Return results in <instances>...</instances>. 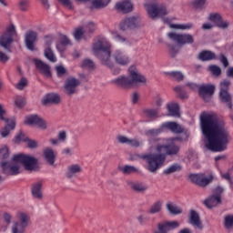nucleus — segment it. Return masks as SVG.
I'll return each instance as SVG.
<instances>
[{
  "label": "nucleus",
  "mask_w": 233,
  "mask_h": 233,
  "mask_svg": "<svg viewBox=\"0 0 233 233\" xmlns=\"http://www.w3.org/2000/svg\"><path fill=\"white\" fill-rule=\"evenodd\" d=\"M26 85H28V80L26 78L22 77L19 82L16 84L17 90H23Z\"/></svg>",
  "instance_id": "55"
},
{
  "label": "nucleus",
  "mask_w": 233,
  "mask_h": 233,
  "mask_svg": "<svg viewBox=\"0 0 233 233\" xmlns=\"http://www.w3.org/2000/svg\"><path fill=\"white\" fill-rule=\"evenodd\" d=\"M112 37L115 41H116V43H126L127 42V38L121 36V35L117 34V33H112Z\"/></svg>",
  "instance_id": "56"
},
{
  "label": "nucleus",
  "mask_w": 233,
  "mask_h": 233,
  "mask_svg": "<svg viewBox=\"0 0 233 233\" xmlns=\"http://www.w3.org/2000/svg\"><path fill=\"white\" fill-rule=\"evenodd\" d=\"M167 37L171 39V41H175L177 45H192L194 43V36L190 34H176V33H168Z\"/></svg>",
  "instance_id": "12"
},
{
  "label": "nucleus",
  "mask_w": 233,
  "mask_h": 233,
  "mask_svg": "<svg viewBox=\"0 0 233 233\" xmlns=\"http://www.w3.org/2000/svg\"><path fill=\"white\" fill-rule=\"evenodd\" d=\"M60 101H61V97H59V95L51 93V94H48L46 96V98L42 100V103L43 105H50V103L54 105H57L60 103Z\"/></svg>",
  "instance_id": "28"
},
{
  "label": "nucleus",
  "mask_w": 233,
  "mask_h": 233,
  "mask_svg": "<svg viewBox=\"0 0 233 233\" xmlns=\"http://www.w3.org/2000/svg\"><path fill=\"white\" fill-rule=\"evenodd\" d=\"M200 127L203 136L206 137V145L211 152H223L227 150L228 143V132L214 114L203 112L200 115Z\"/></svg>",
  "instance_id": "1"
},
{
  "label": "nucleus",
  "mask_w": 233,
  "mask_h": 233,
  "mask_svg": "<svg viewBox=\"0 0 233 233\" xmlns=\"http://www.w3.org/2000/svg\"><path fill=\"white\" fill-rule=\"evenodd\" d=\"M167 208L168 212H170V214H174L175 216H177V214H181V212H183L181 208H179L177 206L172 203L167 204Z\"/></svg>",
  "instance_id": "42"
},
{
  "label": "nucleus",
  "mask_w": 233,
  "mask_h": 233,
  "mask_svg": "<svg viewBox=\"0 0 233 233\" xmlns=\"http://www.w3.org/2000/svg\"><path fill=\"white\" fill-rule=\"evenodd\" d=\"M58 140L59 141H66V131H60L58 133Z\"/></svg>",
  "instance_id": "64"
},
{
  "label": "nucleus",
  "mask_w": 233,
  "mask_h": 233,
  "mask_svg": "<svg viewBox=\"0 0 233 233\" xmlns=\"http://www.w3.org/2000/svg\"><path fill=\"white\" fill-rule=\"evenodd\" d=\"M59 3L63 5L66 8H69V10H72L74 8V5H72V1L70 0H57Z\"/></svg>",
  "instance_id": "58"
},
{
  "label": "nucleus",
  "mask_w": 233,
  "mask_h": 233,
  "mask_svg": "<svg viewBox=\"0 0 233 233\" xmlns=\"http://www.w3.org/2000/svg\"><path fill=\"white\" fill-rule=\"evenodd\" d=\"M127 185L130 187L131 190H134V192H145V190H147V187L141 182L128 180Z\"/></svg>",
  "instance_id": "31"
},
{
  "label": "nucleus",
  "mask_w": 233,
  "mask_h": 233,
  "mask_svg": "<svg viewBox=\"0 0 233 233\" xmlns=\"http://www.w3.org/2000/svg\"><path fill=\"white\" fill-rule=\"evenodd\" d=\"M0 167L5 176H17L19 174V166L13 165L12 162H1Z\"/></svg>",
  "instance_id": "17"
},
{
  "label": "nucleus",
  "mask_w": 233,
  "mask_h": 233,
  "mask_svg": "<svg viewBox=\"0 0 233 233\" xmlns=\"http://www.w3.org/2000/svg\"><path fill=\"white\" fill-rule=\"evenodd\" d=\"M35 41H37V32L29 30L25 33V43L27 50H35Z\"/></svg>",
  "instance_id": "16"
},
{
  "label": "nucleus",
  "mask_w": 233,
  "mask_h": 233,
  "mask_svg": "<svg viewBox=\"0 0 233 233\" xmlns=\"http://www.w3.org/2000/svg\"><path fill=\"white\" fill-rule=\"evenodd\" d=\"M55 39L56 37L53 35H47L45 36V43L47 46V48H50V46L54 43Z\"/></svg>",
  "instance_id": "57"
},
{
  "label": "nucleus",
  "mask_w": 233,
  "mask_h": 233,
  "mask_svg": "<svg viewBox=\"0 0 233 233\" xmlns=\"http://www.w3.org/2000/svg\"><path fill=\"white\" fill-rule=\"evenodd\" d=\"M167 112L172 117H179L181 116L179 114V104L174 102L167 104Z\"/></svg>",
  "instance_id": "30"
},
{
  "label": "nucleus",
  "mask_w": 233,
  "mask_h": 233,
  "mask_svg": "<svg viewBox=\"0 0 233 233\" xmlns=\"http://www.w3.org/2000/svg\"><path fill=\"white\" fill-rule=\"evenodd\" d=\"M17 35L15 25L11 24L6 27L5 32L0 36V46L10 52V46L14 43V37Z\"/></svg>",
  "instance_id": "7"
},
{
  "label": "nucleus",
  "mask_w": 233,
  "mask_h": 233,
  "mask_svg": "<svg viewBox=\"0 0 233 233\" xmlns=\"http://www.w3.org/2000/svg\"><path fill=\"white\" fill-rule=\"evenodd\" d=\"M13 161H15V163H21V165H23V167H25V170H35V168H37V158L32 157V156H28V155H25V154H18V155H15L13 156Z\"/></svg>",
  "instance_id": "6"
},
{
  "label": "nucleus",
  "mask_w": 233,
  "mask_h": 233,
  "mask_svg": "<svg viewBox=\"0 0 233 233\" xmlns=\"http://www.w3.org/2000/svg\"><path fill=\"white\" fill-rule=\"evenodd\" d=\"M137 221L139 225L144 227L145 225H147V223H148V221H150V218H148V216L147 215H140L137 217Z\"/></svg>",
  "instance_id": "53"
},
{
  "label": "nucleus",
  "mask_w": 233,
  "mask_h": 233,
  "mask_svg": "<svg viewBox=\"0 0 233 233\" xmlns=\"http://www.w3.org/2000/svg\"><path fill=\"white\" fill-rule=\"evenodd\" d=\"M128 73V76H120L111 80L112 85H116L118 88L127 89L131 88L132 85L147 83V78L137 71V68L135 66L129 67Z\"/></svg>",
  "instance_id": "4"
},
{
  "label": "nucleus",
  "mask_w": 233,
  "mask_h": 233,
  "mask_svg": "<svg viewBox=\"0 0 233 233\" xmlns=\"http://www.w3.org/2000/svg\"><path fill=\"white\" fill-rule=\"evenodd\" d=\"M82 68H87V70H94L96 64L91 59H85L81 64Z\"/></svg>",
  "instance_id": "44"
},
{
  "label": "nucleus",
  "mask_w": 233,
  "mask_h": 233,
  "mask_svg": "<svg viewBox=\"0 0 233 233\" xmlns=\"http://www.w3.org/2000/svg\"><path fill=\"white\" fill-rule=\"evenodd\" d=\"M118 139V143H122L123 145H128V142L130 140V138L125 137V136H118L117 137Z\"/></svg>",
  "instance_id": "62"
},
{
  "label": "nucleus",
  "mask_w": 233,
  "mask_h": 233,
  "mask_svg": "<svg viewBox=\"0 0 233 233\" xmlns=\"http://www.w3.org/2000/svg\"><path fill=\"white\" fill-rule=\"evenodd\" d=\"M207 0H195L193 2V6L195 8H203V6H205V3Z\"/></svg>",
  "instance_id": "59"
},
{
  "label": "nucleus",
  "mask_w": 233,
  "mask_h": 233,
  "mask_svg": "<svg viewBox=\"0 0 233 233\" xmlns=\"http://www.w3.org/2000/svg\"><path fill=\"white\" fill-rule=\"evenodd\" d=\"M130 147H134L135 148H137L138 147H140L141 143L139 142V140L133 138V139H129L128 144Z\"/></svg>",
  "instance_id": "61"
},
{
  "label": "nucleus",
  "mask_w": 233,
  "mask_h": 233,
  "mask_svg": "<svg viewBox=\"0 0 233 233\" xmlns=\"http://www.w3.org/2000/svg\"><path fill=\"white\" fill-rule=\"evenodd\" d=\"M15 128V121L12 120L9 124H6L4 128L1 129L0 134L2 137H7L10 134V130H14Z\"/></svg>",
  "instance_id": "36"
},
{
  "label": "nucleus",
  "mask_w": 233,
  "mask_h": 233,
  "mask_svg": "<svg viewBox=\"0 0 233 233\" xmlns=\"http://www.w3.org/2000/svg\"><path fill=\"white\" fill-rule=\"evenodd\" d=\"M3 218L6 225H10V223H12V215H10V213L4 212Z\"/></svg>",
  "instance_id": "60"
},
{
  "label": "nucleus",
  "mask_w": 233,
  "mask_h": 233,
  "mask_svg": "<svg viewBox=\"0 0 233 233\" xmlns=\"http://www.w3.org/2000/svg\"><path fill=\"white\" fill-rule=\"evenodd\" d=\"M30 6V1L28 0H21L19 2V8L22 10V12H26Z\"/></svg>",
  "instance_id": "54"
},
{
  "label": "nucleus",
  "mask_w": 233,
  "mask_h": 233,
  "mask_svg": "<svg viewBox=\"0 0 233 233\" xmlns=\"http://www.w3.org/2000/svg\"><path fill=\"white\" fill-rule=\"evenodd\" d=\"M224 227L228 230L232 228V227H233V216L232 215H228L224 218Z\"/></svg>",
  "instance_id": "48"
},
{
  "label": "nucleus",
  "mask_w": 233,
  "mask_h": 233,
  "mask_svg": "<svg viewBox=\"0 0 233 233\" xmlns=\"http://www.w3.org/2000/svg\"><path fill=\"white\" fill-rule=\"evenodd\" d=\"M158 230L155 233H168L169 230H175V228H179V222L174 221H165L158 223Z\"/></svg>",
  "instance_id": "18"
},
{
  "label": "nucleus",
  "mask_w": 233,
  "mask_h": 233,
  "mask_svg": "<svg viewBox=\"0 0 233 233\" xmlns=\"http://www.w3.org/2000/svg\"><path fill=\"white\" fill-rule=\"evenodd\" d=\"M164 130H169L173 134H183L185 132V128L181 127V125L177 122H164L158 128L148 129L146 134L147 136H151L154 137L156 136H159V134H163Z\"/></svg>",
  "instance_id": "5"
},
{
  "label": "nucleus",
  "mask_w": 233,
  "mask_h": 233,
  "mask_svg": "<svg viewBox=\"0 0 233 233\" xmlns=\"http://www.w3.org/2000/svg\"><path fill=\"white\" fill-rule=\"evenodd\" d=\"M26 101L25 100V97L21 96H16L15 97V105L17 108H23L25 106Z\"/></svg>",
  "instance_id": "49"
},
{
  "label": "nucleus",
  "mask_w": 233,
  "mask_h": 233,
  "mask_svg": "<svg viewBox=\"0 0 233 233\" xmlns=\"http://www.w3.org/2000/svg\"><path fill=\"white\" fill-rule=\"evenodd\" d=\"M84 32L86 33V35H88L90 34H94L96 32V24L93 22H89L85 28H83Z\"/></svg>",
  "instance_id": "47"
},
{
  "label": "nucleus",
  "mask_w": 233,
  "mask_h": 233,
  "mask_svg": "<svg viewBox=\"0 0 233 233\" xmlns=\"http://www.w3.org/2000/svg\"><path fill=\"white\" fill-rule=\"evenodd\" d=\"M174 90L179 96L180 99H187V97H188L187 92L183 90V87H181V86H176Z\"/></svg>",
  "instance_id": "50"
},
{
  "label": "nucleus",
  "mask_w": 233,
  "mask_h": 233,
  "mask_svg": "<svg viewBox=\"0 0 233 233\" xmlns=\"http://www.w3.org/2000/svg\"><path fill=\"white\" fill-rule=\"evenodd\" d=\"M208 20L211 21V23H216L217 26L218 28H228V22L223 21L221 19V15L219 13H212L208 16Z\"/></svg>",
  "instance_id": "22"
},
{
  "label": "nucleus",
  "mask_w": 233,
  "mask_h": 233,
  "mask_svg": "<svg viewBox=\"0 0 233 233\" xmlns=\"http://www.w3.org/2000/svg\"><path fill=\"white\" fill-rule=\"evenodd\" d=\"M139 25V18L136 16L126 18L121 24H120V30H128V28L133 29L137 28V26Z\"/></svg>",
  "instance_id": "20"
},
{
  "label": "nucleus",
  "mask_w": 233,
  "mask_h": 233,
  "mask_svg": "<svg viewBox=\"0 0 233 233\" xmlns=\"http://www.w3.org/2000/svg\"><path fill=\"white\" fill-rule=\"evenodd\" d=\"M169 54L173 57H176V56H177V48H176V46H169Z\"/></svg>",
  "instance_id": "63"
},
{
  "label": "nucleus",
  "mask_w": 233,
  "mask_h": 233,
  "mask_svg": "<svg viewBox=\"0 0 233 233\" xmlns=\"http://www.w3.org/2000/svg\"><path fill=\"white\" fill-rule=\"evenodd\" d=\"M35 67L46 76V77H52V72H50V66L45 64L43 61L39 59L35 60Z\"/></svg>",
  "instance_id": "23"
},
{
  "label": "nucleus",
  "mask_w": 233,
  "mask_h": 233,
  "mask_svg": "<svg viewBox=\"0 0 233 233\" xmlns=\"http://www.w3.org/2000/svg\"><path fill=\"white\" fill-rule=\"evenodd\" d=\"M189 179L191 183H194V185H198V187L205 188V187L210 185V183L214 181V176L209 175L207 177L205 174H190Z\"/></svg>",
  "instance_id": "11"
},
{
  "label": "nucleus",
  "mask_w": 233,
  "mask_h": 233,
  "mask_svg": "<svg viewBox=\"0 0 233 233\" xmlns=\"http://www.w3.org/2000/svg\"><path fill=\"white\" fill-rule=\"evenodd\" d=\"M228 86H230V82L228 80H224L220 83V92L219 97L221 103L228 105V108L232 110V96L228 93Z\"/></svg>",
  "instance_id": "10"
},
{
  "label": "nucleus",
  "mask_w": 233,
  "mask_h": 233,
  "mask_svg": "<svg viewBox=\"0 0 233 233\" xmlns=\"http://www.w3.org/2000/svg\"><path fill=\"white\" fill-rule=\"evenodd\" d=\"M221 203V198L219 196H211L204 201V205L208 207V208H214Z\"/></svg>",
  "instance_id": "29"
},
{
  "label": "nucleus",
  "mask_w": 233,
  "mask_h": 233,
  "mask_svg": "<svg viewBox=\"0 0 233 233\" xmlns=\"http://www.w3.org/2000/svg\"><path fill=\"white\" fill-rule=\"evenodd\" d=\"M79 172H81V167L79 165H71L67 168L66 177H74V176H76V174H79Z\"/></svg>",
  "instance_id": "35"
},
{
  "label": "nucleus",
  "mask_w": 233,
  "mask_h": 233,
  "mask_svg": "<svg viewBox=\"0 0 233 233\" xmlns=\"http://www.w3.org/2000/svg\"><path fill=\"white\" fill-rule=\"evenodd\" d=\"M157 114H159V112L157 109H145L144 110V116L146 117H148L149 119H154V118L157 117Z\"/></svg>",
  "instance_id": "43"
},
{
  "label": "nucleus",
  "mask_w": 233,
  "mask_h": 233,
  "mask_svg": "<svg viewBox=\"0 0 233 233\" xmlns=\"http://www.w3.org/2000/svg\"><path fill=\"white\" fill-rule=\"evenodd\" d=\"M176 141H183L179 137L171 138L151 137L148 139L149 145L155 147L158 154H146L141 157L146 159L148 172H156L165 165L167 156H177L179 154V146Z\"/></svg>",
  "instance_id": "2"
},
{
  "label": "nucleus",
  "mask_w": 233,
  "mask_h": 233,
  "mask_svg": "<svg viewBox=\"0 0 233 233\" xmlns=\"http://www.w3.org/2000/svg\"><path fill=\"white\" fill-rule=\"evenodd\" d=\"M44 56L51 63H56L57 61V58L56 57V55L54 54V51H52V48H50V47H46L45 49Z\"/></svg>",
  "instance_id": "39"
},
{
  "label": "nucleus",
  "mask_w": 233,
  "mask_h": 233,
  "mask_svg": "<svg viewBox=\"0 0 233 233\" xmlns=\"http://www.w3.org/2000/svg\"><path fill=\"white\" fill-rule=\"evenodd\" d=\"M162 207H163V202L157 201L150 207V208L148 209V213L149 214H157L158 212H161Z\"/></svg>",
  "instance_id": "40"
},
{
  "label": "nucleus",
  "mask_w": 233,
  "mask_h": 233,
  "mask_svg": "<svg viewBox=\"0 0 233 233\" xmlns=\"http://www.w3.org/2000/svg\"><path fill=\"white\" fill-rule=\"evenodd\" d=\"M43 154L46 161L49 165H54L56 163V153L52 147H46Z\"/></svg>",
  "instance_id": "27"
},
{
  "label": "nucleus",
  "mask_w": 233,
  "mask_h": 233,
  "mask_svg": "<svg viewBox=\"0 0 233 233\" xmlns=\"http://www.w3.org/2000/svg\"><path fill=\"white\" fill-rule=\"evenodd\" d=\"M112 57L115 63L120 66H128V65H130V56H128L123 50H115L112 54Z\"/></svg>",
  "instance_id": "13"
},
{
  "label": "nucleus",
  "mask_w": 233,
  "mask_h": 233,
  "mask_svg": "<svg viewBox=\"0 0 233 233\" xmlns=\"http://www.w3.org/2000/svg\"><path fill=\"white\" fill-rule=\"evenodd\" d=\"M93 52L95 56L100 59L102 65L108 66L115 76L119 74L120 69L116 68L114 63L110 61V56H112V52L110 51V42H108L106 37L98 36L95 40L93 43Z\"/></svg>",
  "instance_id": "3"
},
{
  "label": "nucleus",
  "mask_w": 233,
  "mask_h": 233,
  "mask_svg": "<svg viewBox=\"0 0 233 233\" xmlns=\"http://www.w3.org/2000/svg\"><path fill=\"white\" fill-rule=\"evenodd\" d=\"M198 59L200 61H212L216 59V54L212 51L204 50L198 54Z\"/></svg>",
  "instance_id": "32"
},
{
  "label": "nucleus",
  "mask_w": 233,
  "mask_h": 233,
  "mask_svg": "<svg viewBox=\"0 0 233 233\" xmlns=\"http://www.w3.org/2000/svg\"><path fill=\"white\" fill-rule=\"evenodd\" d=\"M83 35H86L83 27L76 29L74 33V37L76 41H79L83 38Z\"/></svg>",
  "instance_id": "51"
},
{
  "label": "nucleus",
  "mask_w": 233,
  "mask_h": 233,
  "mask_svg": "<svg viewBox=\"0 0 233 233\" xmlns=\"http://www.w3.org/2000/svg\"><path fill=\"white\" fill-rule=\"evenodd\" d=\"M208 71L211 72L213 76H221V68L218 66L212 65L208 66Z\"/></svg>",
  "instance_id": "52"
},
{
  "label": "nucleus",
  "mask_w": 233,
  "mask_h": 233,
  "mask_svg": "<svg viewBox=\"0 0 233 233\" xmlns=\"http://www.w3.org/2000/svg\"><path fill=\"white\" fill-rule=\"evenodd\" d=\"M42 187L43 184L41 182H36L32 186L31 192L34 198H36V199H41L43 198V193L41 192Z\"/></svg>",
  "instance_id": "33"
},
{
  "label": "nucleus",
  "mask_w": 233,
  "mask_h": 233,
  "mask_svg": "<svg viewBox=\"0 0 233 233\" xmlns=\"http://www.w3.org/2000/svg\"><path fill=\"white\" fill-rule=\"evenodd\" d=\"M21 141H24V143H27L28 148H37V142L28 138L23 133L16 135L15 137V143H21Z\"/></svg>",
  "instance_id": "24"
},
{
  "label": "nucleus",
  "mask_w": 233,
  "mask_h": 233,
  "mask_svg": "<svg viewBox=\"0 0 233 233\" xmlns=\"http://www.w3.org/2000/svg\"><path fill=\"white\" fill-rule=\"evenodd\" d=\"M17 218L20 222L15 221L13 222V226L11 228L12 233H25V230L28 227V215L25 213L20 212L17 214Z\"/></svg>",
  "instance_id": "9"
},
{
  "label": "nucleus",
  "mask_w": 233,
  "mask_h": 233,
  "mask_svg": "<svg viewBox=\"0 0 233 233\" xmlns=\"http://www.w3.org/2000/svg\"><path fill=\"white\" fill-rule=\"evenodd\" d=\"M8 157H10V152L8 151V147L5 146L0 148V159L5 161Z\"/></svg>",
  "instance_id": "45"
},
{
  "label": "nucleus",
  "mask_w": 233,
  "mask_h": 233,
  "mask_svg": "<svg viewBox=\"0 0 233 233\" xmlns=\"http://www.w3.org/2000/svg\"><path fill=\"white\" fill-rule=\"evenodd\" d=\"M170 28H174L175 30H190L194 25L192 23L187 24H170Z\"/></svg>",
  "instance_id": "38"
},
{
  "label": "nucleus",
  "mask_w": 233,
  "mask_h": 233,
  "mask_svg": "<svg viewBox=\"0 0 233 233\" xmlns=\"http://www.w3.org/2000/svg\"><path fill=\"white\" fill-rule=\"evenodd\" d=\"M79 85H81V82L79 81V79H76V78L66 79L64 86L65 94H66L67 96H74V94L76 93V89L77 88V86H79Z\"/></svg>",
  "instance_id": "15"
},
{
  "label": "nucleus",
  "mask_w": 233,
  "mask_h": 233,
  "mask_svg": "<svg viewBox=\"0 0 233 233\" xmlns=\"http://www.w3.org/2000/svg\"><path fill=\"white\" fill-rule=\"evenodd\" d=\"M215 90L216 86L214 85H204L198 87V94L206 103H208L214 96Z\"/></svg>",
  "instance_id": "14"
},
{
  "label": "nucleus",
  "mask_w": 233,
  "mask_h": 233,
  "mask_svg": "<svg viewBox=\"0 0 233 233\" xmlns=\"http://www.w3.org/2000/svg\"><path fill=\"white\" fill-rule=\"evenodd\" d=\"M165 75L168 76L171 79H174L175 81H183V79H185V76H183V73L179 71L166 72Z\"/></svg>",
  "instance_id": "37"
},
{
  "label": "nucleus",
  "mask_w": 233,
  "mask_h": 233,
  "mask_svg": "<svg viewBox=\"0 0 233 233\" xmlns=\"http://www.w3.org/2000/svg\"><path fill=\"white\" fill-rule=\"evenodd\" d=\"M144 6L150 19H156V17H165V15H168L167 5H157L156 4H146Z\"/></svg>",
  "instance_id": "8"
},
{
  "label": "nucleus",
  "mask_w": 233,
  "mask_h": 233,
  "mask_svg": "<svg viewBox=\"0 0 233 233\" xmlns=\"http://www.w3.org/2000/svg\"><path fill=\"white\" fill-rule=\"evenodd\" d=\"M78 3H86L90 0H76ZM111 0H94L92 5L94 8H105L110 3Z\"/></svg>",
  "instance_id": "34"
},
{
  "label": "nucleus",
  "mask_w": 233,
  "mask_h": 233,
  "mask_svg": "<svg viewBox=\"0 0 233 233\" xmlns=\"http://www.w3.org/2000/svg\"><path fill=\"white\" fill-rule=\"evenodd\" d=\"M116 8L119 12H123V14H128V13L132 12L134 6L132 5V3H130V1L126 0L124 2L116 3Z\"/></svg>",
  "instance_id": "26"
},
{
  "label": "nucleus",
  "mask_w": 233,
  "mask_h": 233,
  "mask_svg": "<svg viewBox=\"0 0 233 233\" xmlns=\"http://www.w3.org/2000/svg\"><path fill=\"white\" fill-rule=\"evenodd\" d=\"M25 123V125H36L42 130H46V122L37 115H32L26 117Z\"/></svg>",
  "instance_id": "19"
},
{
  "label": "nucleus",
  "mask_w": 233,
  "mask_h": 233,
  "mask_svg": "<svg viewBox=\"0 0 233 233\" xmlns=\"http://www.w3.org/2000/svg\"><path fill=\"white\" fill-rule=\"evenodd\" d=\"M120 171L123 172V174H135V172L138 170L134 166H124L120 167Z\"/></svg>",
  "instance_id": "46"
},
{
  "label": "nucleus",
  "mask_w": 233,
  "mask_h": 233,
  "mask_svg": "<svg viewBox=\"0 0 233 233\" xmlns=\"http://www.w3.org/2000/svg\"><path fill=\"white\" fill-rule=\"evenodd\" d=\"M189 221L195 228H199V230H203V223H201V219L199 218V214L196 212V210H190Z\"/></svg>",
  "instance_id": "25"
},
{
  "label": "nucleus",
  "mask_w": 233,
  "mask_h": 233,
  "mask_svg": "<svg viewBox=\"0 0 233 233\" xmlns=\"http://www.w3.org/2000/svg\"><path fill=\"white\" fill-rule=\"evenodd\" d=\"M180 170L181 166L179 164H173L164 170V174H166V176H170V174H174V172H179Z\"/></svg>",
  "instance_id": "41"
},
{
  "label": "nucleus",
  "mask_w": 233,
  "mask_h": 233,
  "mask_svg": "<svg viewBox=\"0 0 233 233\" xmlns=\"http://www.w3.org/2000/svg\"><path fill=\"white\" fill-rule=\"evenodd\" d=\"M72 46V42L70 41L68 36L65 35H60V37L56 42V49L58 50V52L63 54V52L66 50L67 46Z\"/></svg>",
  "instance_id": "21"
}]
</instances>
